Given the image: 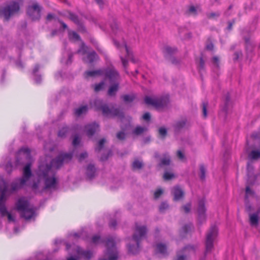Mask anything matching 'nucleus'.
<instances>
[{
  "instance_id": "f257e3e1",
  "label": "nucleus",
  "mask_w": 260,
  "mask_h": 260,
  "mask_svg": "<svg viewBox=\"0 0 260 260\" xmlns=\"http://www.w3.org/2000/svg\"><path fill=\"white\" fill-rule=\"evenodd\" d=\"M72 156V154L70 153H61L55 159L51 161L50 166L41 165L39 166L38 175L40 178L44 179L46 189L55 190L57 188V181L52 167H54L56 169L59 168L63 164L70 161Z\"/></svg>"
},
{
  "instance_id": "f03ea898",
  "label": "nucleus",
  "mask_w": 260,
  "mask_h": 260,
  "mask_svg": "<svg viewBox=\"0 0 260 260\" xmlns=\"http://www.w3.org/2000/svg\"><path fill=\"white\" fill-rule=\"evenodd\" d=\"M147 230L145 226H140L138 223L136 224L135 232L133 236V239L136 243V245L128 246V252L132 254L137 253L140 250V243L141 240L145 237Z\"/></svg>"
},
{
  "instance_id": "7ed1b4c3",
  "label": "nucleus",
  "mask_w": 260,
  "mask_h": 260,
  "mask_svg": "<svg viewBox=\"0 0 260 260\" xmlns=\"http://www.w3.org/2000/svg\"><path fill=\"white\" fill-rule=\"evenodd\" d=\"M104 74L105 75L106 77L108 78L111 82L116 81L119 78V74L117 71L113 68L106 70H97L87 71L84 73V77L85 78H88L90 77L100 76Z\"/></svg>"
},
{
  "instance_id": "20e7f679",
  "label": "nucleus",
  "mask_w": 260,
  "mask_h": 260,
  "mask_svg": "<svg viewBox=\"0 0 260 260\" xmlns=\"http://www.w3.org/2000/svg\"><path fill=\"white\" fill-rule=\"evenodd\" d=\"M94 107L96 111H101L103 114L106 116H117L120 118H122L124 116L123 112L119 109H110L107 105L104 104L103 101L100 100L95 101Z\"/></svg>"
},
{
  "instance_id": "39448f33",
  "label": "nucleus",
  "mask_w": 260,
  "mask_h": 260,
  "mask_svg": "<svg viewBox=\"0 0 260 260\" xmlns=\"http://www.w3.org/2000/svg\"><path fill=\"white\" fill-rule=\"evenodd\" d=\"M16 209L20 213L21 217L28 220L35 214L34 210L29 206V203L24 198H19L16 203Z\"/></svg>"
},
{
  "instance_id": "423d86ee",
  "label": "nucleus",
  "mask_w": 260,
  "mask_h": 260,
  "mask_svg": "<svg viewBox=\"0 0 260 260\" xmlns=\"http://www.w3.org/2000/svg\"><path fill=\"white\" fill-rule=\"evenodd\" d=\"M42 7L36 1L30 2L27 9V13L32 20H38L41 17Z\"/></svg>"
},
{
  "instance_id": "0eeeda50",
  "label": "nucleus",
  "mask_w": 260,
  "mask_h": 260,
  "mask_svg": "<svg viewBox=\"0 0 260 260\" xmlns=\"http://www.w3.org/2000/svg\"><path fill=\"white\" fill-rule=\"evenodd\" d=\"M19 9V4L16 2H12L3 7L1 10V13L3 15L5 18L8 20L12 16L17 13Z\"/></svg>"
},
{
  "instance_id": "6e6552de",
  "label": "nucleus",
  "mask_w": 260,
  "mask_h": 260,
  "mask_svg": "<svg viewBox=\"0 0 260 260\" xmlns=\"http://www.w3.org/2000/svg\"><path fill=\"white\" fill-rule=\"evenodd\" d=\"M107 254L108 258H103L100 260H117L118 258V253L115 248V243L113 238H109L106 241Z\"/></svg>"
},
{
  "instance_id": "1a4fd4ad",
  "label": "nucleus",
  "mask_w": 260,
  "mask_h": 260,
  "mask_svg": "<svg viewBox=\"0 0 260 260\" xmlns=\"http://www.w3.org/2000/svg\"><path fill=\"white\" fill-rule=\"evenodd\" d=\"M218 230L215 225H212L210 228L206 235V251H210L213 247V241L217 236Z\"/></svg>"
},
{
  "instance_id": "9d476101",
  "label": "nucleus",
  "mask_w": 260,
  "mask_h": 260,
  "mask_svg": "<svg viewBox=\"0 0 260 260\" xmlns=\"http://www.w3.org/2000/svg\"><path fill=\"white\" fill-rule=\"evenodd\" d=\"M144 100L146 104L152 105L157 109L167 106L168 103V99L167 98L152 99L149 96H146Z\"/></svg>"
},
{
  "instance_id": "9b49d317",
  "label": "nucleus",
  "mask_w": 260,
  "mask_h": 260,
  "mask_svg": "<svg viewBox=\"0 0 260 260\" xmlns=\"http://www.w3.org/2000/svg\"><path fill=\"white\" fill-rule=\"evenodd\" d=\"M88 50H78L77 53L83 56V59L84 62L92 63L96 59L98 56L94 51L89 52Z\"/></svg>"
},
{
  "instance_id": "f8f14e48",
  "label": "nucleus",
  "mask_w": 260,
  "mask_h": 260,
  "mask_svg": "<svg viewBox=\"0 0 260 260\" xmlns=\"http://www.w3.org/2000/svg\"><path fill=\"white\" fill-rule=\"evenodd\" d=\"M195 247L193 246H187L182 250L183 254H177L176 260H186L187 256L191 253H194Z\"/></svg>"
},
{
  "instance_id": "ddd939ff",
  "label": "nucleus",
  "mask_w": 260,
  "mask_h": 260,
  "mask_svg": "<svg viewBox=\"0 0 260 260\" xmlns=\"http://www.w3.org/2000/svg\"><path fill=\"white\" fill-rule=\"evenodd\" d=\"M206 208L205 207V200L202 199L199 202L198 208V218L199 220H205Z\"/></svg>"
},
{
  "instance_id": "4468645a",
  "label": "nucleus",
  "mask_w": 260,
  "mask_h": 260,
  "mask_svg": "<svg viewBox=\"0 0 260 260\" xmlns=\"http://www.w3.org/2000/svg\"><path fill=\"white\" fill-rule=\"evenodd\" d=\"M31 175L30 164H27L23 170V177L20 179V184L24 185Z\"/></svg>"
},
{
  "instance_id": "2eb2a0df",
  "label": "nucleus",
  "mask_w": 260,
  "mask_h": 260,
  "mask_svg": "<svg viewBox=\"0 0 260 260\" xmlns=\"http://www.w3.org/2000/svg\"><path fill=\"white\" fill-rule=\"evenodd\" d=\"M85 131L86 135L89 137H90L92 136L96 132L99 131V125L95 122L87 124L85 126Z\"/></svg>"
},
{
  "instance_id": "dca6fc26",
  "label": "nucleus",
  "mask_w": 260,
  "mask_h": 260,
  "mask_svg": "<svg viewBox=\"0 0 260 260\" xmlns=\"http://www.w3.org/2000/svg\"><path fill=\"white\" fill-rule=\"evenodd\" d=\"M19 157L24 158L26 159H29L30 158V151L27 148H22L20 149L17 153V160L19 161Z\"/></svg>"
},
{
  "instance_id": "f3484780",
  "label": "nucleus",
  "mask_w": 260,
  "mask_h": 260,
  "mask_svg": "<svg viewBox=\"0 0 260 260\" xmlns=\"http://www.w3.org/2000/svg\"><path fill=\"white\" fill-rule=\"evenodd\" d=\"M178 33L180 37L184 40L189 39L192 37L191 33L187 31L185 27H179L178 28Z\"/></svg>"
},
{
  "instance_id": "a211bd4d",
  "label": "nucleus",
  "mask_w": 260,
  "mask_h": 260,
  "mask_svg": "<svg viewBox=\"0 0 260 260\" xmlns=\"http://www.w3.org/2000/svg\"><path fill=\"white\" fill-rule=\"evenodd\" d=\"M173 195L174 200L178 201L182 199L184 194V191L179 186H176L173 189Z\"/></svg>"
},
{
  "instance_id": "6ab92c4d",
  "label": "nucleus",
  "mask_w": 260,
  "mask_h": 260,
  "mask_svg": "<svg viewBox=\"0 0 260 260\" xmlns=\"http://www.w3.org/2000/svg\"><path fill=\"white\" fill-rule=\"evenodd\" d=\"M156 252L164 255L168 254L167 245L161 243L157 244L156 245Z\"/></svg>"
},
{
  "instance_id": "aec40b11",
  "label": "nucleus",
  "mask_w": 260,
  "mask_h": 260,
  "mask_svg": "<svg viewBox=\"0 0 260 260\" xmlns=\"http://www.w3.org/2000/svg\"><path fill=\"white\" fill-rule=\"evenodd\" d=\"M68 37L70 41L74 42H79L81 40L79 35L75 31L71 30L68 31Z\"/></svg>"
},
{
  "instance_id": "412c9836",
  "label": "nucleus",
  "mask_w": 260,
  "mask_h": 260,
  "mask_svg": "<svg viewBox=\"0 0 260 260\" xmlns=\"http://www.w3.org/2000/svg\"><path fill=\"white\" fill-rule=\"evenodd\" d=\"M258 213H253L249 215V221L251 225H257L258 222Z\"/></svg>"
},
{
  "instance_id": "4be33fe9",
  "label": "nucleus",
  "mask_w": 260,
  "mask_h": 260,
  "mask_svg": "<svg viewBox=\"0 0 260 260\" xmlns=\"http://www.w3.org/2000/svg\"><path fill=\"white\" fill-rule=\"evenodd\" d=\"M119 84L118 83H115L110 86L108 91V94L110 96L114 95L118 89Z\"/></svg>"
},
{
  "instance_id": "5701e85b",
  "label": "nucleus",
  "mask_w": 260,
  "mask_h": 260,
  "mask_svg": "<svg viewBox=\"0 0 260 260\" xmlns=\"http://www.w3.org/2000/svg\"><path fill=\"white\" fill-rule=\"evenodd\" d=\"M171 160L170 157L168 154H164L163 158L160 160V162L159 164L160 167L165 166H168L170 164Z\"/></svg>"
},
{
  "instance_id": "b1692460",
  "label": "nucleus",
  "mask_w": 260,
  "mask_h": 260,
  "mask_svg": "<svg viewBox=\"0 0 260 260\" xmlns=\"http://www.w3.org/2000/svg\"><path fill=\"white\" fill-rule=\"evenodd\" d=\"M95 170V167L93 165H89L88 166L86 174L89 179H91L94 177Z\"/></svg>"
},
{
  "instance_id": "393cba45",
  "label": "nucleus",
  "mask_w": 260,
  "mask_h": 260,
  "mask_svg": "<svg viewBox=\"0 0 260 260\" xmlns=\"http://www.w3.org/2000/svg\"><path fill=\"white\" fill-rule=\"evenodd\" d=\"M87 106H81L75 110V114L77 116H79L83 114H85L87 111Z\"/></svg>"
},
{
  "instance_id": "a878e982",
  "label": "nucleus",
  "mask_w": 260,
  "mask_h": 260,
  "mask_svg": "<svg viewBox=\"0 0 260 260\" xmlns=\"http://www.w3.org/2000/svg\"><path fill=\"white\" fill-rule=\"evenodd\" d=\"M249 157L253 160H256L260 158V151L252 150L249 154Z\"/></svg>"
},
{
  "instance_id": "bb28decb",
  "label": "nucleus",
  "mask_w": 260,
  "mask_h": 260,
  "mask_svg": "<svg viewBox=\"0 0 260 260\" xmlns=\"http://www.w3.org/2000/svg\"><path fill=\"white\" fill-rule=\"evenodd\" d=\"M186 124V120L182 119L180 121H177L174 127L176 130H180V129L185 127Z\"/></svg>"
},
{
  "instance_id": "cd10ccee",
  "label": "nucleus",
  "mask_w": 260,
  "mask_h": 260,
  "mask_svg": "<svg viewBox=\"0 0 260 260\" xmlns=\"http://www.w3.org/2000/svg\"><path fill=\"white\" fill-rule=\"evenodd\" d=\"M6 188H4L1 192L0 195V207L2 206H5V202L6 200Z\"/></svg>"
},
{
  "instance_id": "c85d7f7f",
  "label": "nucleus",
  "mask_w": 260,
  "mask_h": 260,
  "mask_svg": "<svg viewBox=\"0 0 260 260\" xmlns=\"http://www.w3.org/2000/svg\"><path fill=\"white\" fill-rule=\"evenodd\" d=\"M147 128L146 127H142L140 126H137L133 131V134L136 135H140L142 134L144 132L146 131Z\"/></svg>"
},
{
  "instance_id": "c756f323",
  "label": "nucleus",
  "mask_w": 260,
  "mask_h": 260,
  "mask_svg": "<svg viewBox=\"0 0 260 260\" xmlns=\"http://www.w3.org/2000/svg\"><path fill=\"white\" fill-rule=\"evenodd\" d=\"M199 9V8L198 7H196L193 6H190L188 8L187 13L189 15H195L197 14V12Z\"/></svg>"
},
{
  "instance_id": "7c9ffc66",
  "label": "nucleus",
  "mask_w": 260,
  "mask_h": 260,
  "mask_svg": "<svg viewBox=\"0 0 260 260\" xmlns=\"http://www.w3.org/2000/svg\"><path fill=\"white\" fill-rule=\"evenodd\" d=\"M105 142L106 140L105 139H102L100 140L98 143L97 147H96L95 148V151L96 152H99L104 147V145Z\"/></svg>"
},
{
  "instance_id": "2f4dec72",
  "label": "nucleus",
  "mask_w": 260,
  "mask_h": 260,
  "mask_svg": "<svg viewBox=\"0 0 260 260\" xmlns=\"http://www.w3.org/2000/svg\"><path fill=\"white\" fill-rule=\"evenodd\" d=\"M69 18L76 24H79L80 21L77 15L71 12L69 13Z\"/></svg>"
},
{
  "instance_id": "473e14b6",
  "label": "nucleus",
  "mask_w": 260,
  "mask_h": 260,
  "mask_svg": "<svg viewBox=\"0 0 260 260\" xmlns=\"http://www.w3.org/2000/svg\"><path fill=\"white\" fill-rule=\"evenodd\" d=\"M69 131V128L67 126H63L61 129H60L58 133V136L60 138H64L67 133Z\"/></svg>"
},
{
  "instance_id": "72a5a7b5",
  "label": "nucleus",
  "mask_w": 260,
  "mask_h": 260,
  "mask_svg": "<svg viewBox=\"0 0 260 260\" xmlns=\"http://www.w3.org/2000/svg\"><path fill=\"white\" fill-rule=\"evenodd\" d=\"M135 98V96L134 94H125L122 96L123 100L125 102H132L134 101Z\"/></svg>"
},
{
  "instance_id": "f704fd0d",
  "label": "nucleus",
  "mask_w": 260,
  "mask_h": 260,
  "mask_svg": "<svg viewBox=\"0 0 260 260\" xmlns=\"http://www.w3.org/2000/svg\"><path fill=\"white\" fill-rule=\"evenodd\" d=\"M133 169L134 170L140 169L143 167L142 162L136 159L132 164Z\"/></svg>"
},
{
  "instance_id": "c9c22d12",
  "label": "nucleus",
  "mask_w": 260,
  "mask_h": 260,
  "mask_svg": "<svg viewBox=\"0 0 260 260\" xmlns=\"http://www.w3.org/2000/svg\"><path fill=\"white\" fill-rule=\"evenodd\" d=\"M200 178L201 180H204L205 179L206 169L203 165H201L200 167Z\"/></svg>"
},
{
  "instance_id": "e433bc0d",
  "label": "nucleus",
  "mask_w": 260,
  "mask_h": 260,
  "mask_svg": "<svg viewBox=\"0 0 260 260\" xmlns=\"http://www.w3.org/2000/svg\"><path fill=\"white\" fill-rule=\"evenodd\" d=\"M105 83L104 82H101L99 84H95L94 86V90L95 92H99L102 90L104 88Z\"/></svg>"
},
{
  "instance_id": "4c0bfd02",
  "label": "nucleus",
  "mask_w": 260,
  "mask_h": 260,
  "mask_svg": "<svg viewBox=\"0 0 260 260\" xmlns=\"http://www.w3.org/2000/svg\"><path fill=\"white\" fill-rule=\"evenodd\" d=\"M81 255L86 260H89L92 256V254L89 251H84L81 253Z\"/></svg>"
},
{
  "instance_id": "58836bf2",
  "label": "nucleus",
  "mask_w": 260,
  "mask_h": 260,
  "mask_svg": "<svg viewBox=\"0 0 260 260\" xmlns=\"http://www.w3.org/2000/svg\"><path fill=\"white\" fill-rule=\"evenodd\" d=\"M114 44L115 45V47L117 48H121L127 49V45L126 43L124 41H123L122 43H120L118 42L114 41Z\"/></svg>"
},
{
  "instance_id": "ea45409f",
  "label": "nucleus",
  "mask_w": 260,
  "mask_h": 260,
  "mask_svg": "<svg viewBox=\"0 0 260 260\" xmlns=\"http://www.w3.org/2000/svg\"><path fill=\"white\" fill-rule=\"evenodd\" d=\"M208 106V103L206 102H203L202 103V111L203 116L206 118L207 115V108Z\"/></svg>"
},
{
  "instance_id": "a19ab883",
  "label": "nucleus",
  "mask_w": 260,
  "mask_h": 260,
  "mask_svg": "<svg viewBox=\"0 0 260 260\" xmlns=\"http://www.w3.org/2000/svg\"><path fill=\"white\" fill-rule=\"evenodd\" d=\"M0 213L2 216L4 217L6 216L9 212H8L5 206H2L0 207Z\"/></svg>"
},
{
  "instance_id": "79ce46f5",
  "label": "nucleus",
  "mask_w": 260,
  "mask_h": 260,
  "mask_svg": "<svg viewBox=\"0 0 260 260\" xmlns=\"http://www.w3.org/2000/svg\"><path fill=\"white\" fill-rule=\"evenodd\" d=\"M174 177V175L173 173L165 172L164 175V179L165 180H170Z\"/></svg>"
},
{
  "instance_id": "37998d69",
  "label": "nucleus",
  "mask_w": 260,
  "mask_h": 260,
  "mask_svg": "<svg viewBox=\"0 0 260 260\" xmlns=\"http://www.w3.org/2000/svg\"><path fill=\"white\" fill-rule=\"evenodd\" d=\"M246 195H245V199L247 200L249 196L253 195L254 194V192L250 189L249 186H247L246 187L245 190Z\"/></svg>"
},
{
  "instance_id": "c03bdc74",
  "label": "nucleus",
  "mask_w": 260,
  "mask_h": 260,
  "mask_svg": "<svg viewBox=\"0 0 260 260\" xmlns=\"http://www.w3.org/2000/svg\"><path fill=\"white\" fill-rule=\"evenodd\" d=\"M205 62L203 59L202 56L200 58L199 62V71H201V70L204 69Z\"/></svg>"
},
{
  "instance_id": "a18cd8bd",
  "label": "nucleus",
  "mask_w": 260,
  "mask_h": 260,
  "mask_svg": "<svg viewBox=\"0 0 260 260\" xmlns=\"http://www.w3.org/2000/svg\"><path fill=\"white\" fill-rule=\"evenodd\" d=\"M125 136V134L123 132H119L117 133L116 137L119 140H124Z\"/></svg>"
},
{
  "instance_id": "49530a36",
  "label": "nucleus",
  "mask_w": 260,
  "mask_h": 260,
  "mask_svg": "<svg viewBox=\"0 0 260 260\" xmlns=\"http://www.w3.org/2000/svg\"><path fill=\"white\" fill-rule=\"evenodd\" d=\"M23 185H21L20 184V179L19 180V184H18L17 183H13L11 184V187L12 190L13 191L16 190L18 189L19 187L22 186Z\"/></svg>"
},
{
  "instance_id": "de8ad7c7",
  "label": "nucleus",
  "mask_w": 260,
  "mask_h": 260,
  "mask_svg": "<svg viewBox=\"0 0 260 260\" xmlns=\"http://www.w3.org/2000/svg\"><path fill=\"white\" fill-rule=\"evenodd\" d=\"M159 134L164 137L167 135V129L165 127H160L158 130Z\"/></svg>"
},
{
  "instance_id": "09e8293b",
  "label": "nucleus",
  "mask_w": 260,
  "mask_h": 260,
  "mask_svg": "<svg viewBox=\"0 0 260 260\" xmlns=\"http://www.w3.org/2000/svg\"><path fill=\"white\" fill-rule=\"evenodd\" d=\"M184 211V212L185 213H188L189 212L191 208V204L190 203H187L185 205L183 206L182 207Z\"/></svg>"
},
{
  "instance_id": "8fccbe9b",
  "label": "nucleus",
  "mask_w": 260,
  "mask_h": 260,
  "mask_svg": "<svg viewBox=\"0 0 260 260\" xmlns=\"http://www.w3.org/2000/svg\"><path fill=\"white\" fill-rule=\"evenodd\" d=\"M212 61L215 66L217 68L219 67V59L217 56H214L212 58Z\"/></svg>"
},
{
  "instance_id": "3c124183",
  "label": "nucleus",
  "mask_w": 260,
  "mask_h": 260,
  "mask_svg": "<svg viewBox=\"0 0 260 260\" xmlns=\"http://www.w3.org/2000/svg\"><path fill=\"white\" fill-rule=\"evenodd\" d=\"M163 191L161 189H158L156 190L154 193V197L155 199L158 198L162 194Z\"/></svg>"
},
{
  "instance_id": "603ef678",
  "label": "nucleus",
  "mask_w": 260,
  "mask_h": 260,
  "mask_svg": "<svg viewBox=\"0 0 260 260\" xmlns=\"http://www.w3.org/2000/svg\"><path fill=\"white\" fill-rule=\"evenodd\" d=\"M87 156H88V154L87 152H85L82 153L79 156L78 159H79V161H82V160H84V159L86 158Z\"/></svg>"
},
{
  "instance_id": "864d4df0",
  "label": "nucleus",
  "mask_w": 260,
  "mask_h": 260,
  "mask_svg": "<svg viewBox=\"0 0 260 260\" xmlns=\"http://www.w3.org/2000/svg\"><path fill=\"white\" fill-rule=\"evenodd\" d=\"M220 15L218 12L210 13L208 14V17L209 18H215L218 17Z\"/></svg>"
},
{
  "instance_id": "5fc2aeb1",
  "label": "nucleus",
  "mask_w": 260,
  "mask_h": 260,
  "mask_svg": "<svg viewBox=\"0 0 260 260\" xmlns=\"http://www.w3.org/2000/svg\"><path fill=\"white\" fill-rule=\"evenodd\" d=\"M101 240V238L99 236L95 235L92 238V242L94 244L98 243Z\"/></svg>"
},
{
  "instance_id": "6e6d98bb",
  "label": "nucleus",
  "mask_w": 260,
  "mask_h": 260,
  "mask_svg": "<svg viewBox=\"0 0 260 260\" xmlns=\"http://www.w3.org/2000/svg\"><path fill=\"white\" fill-rule=\"evenodd\" d=\"M168 205L166 203H162L159 207V210L163 212L165 209L168 208Z\"/></svg>"
},
{
  "instance_id": "4d7b16f0",
  "label": "nucleus",
  "mask_w": 260,
  "mask_h": 260,
  "mask_svg": "<svg viewBox=\"0 0 260 260\" xmlns=\"http://www.w3.org/2000/svg\"><path fill=\"white\" fill-rule=\"evenodd\" d=\"M214 47V45L210 40H208L206 44V49H212Z\"/></svg>"
},
{
  "instance_id": "13d9d810",
  "label": "nucleus",
  "mask_w": 260,
  "mask_h": 260,
  "mask_svg": "<svg viewBox=\"0 0 260 260\" xmlns=\"http://www.w3.org/2000/svg\"><path fill=\"white\" fill-rule=\"evenodd\" d=\"M80 143V139L78 136H75L73 141V145L74 146H76L78 145Z\"/></svg>"
},
{
  "instance_id": "bf43d9fd",
  "label": "nucleus",
  "mask_w": 260,
  "mask_h": 260,
  "mask_svg": "<svg viewBox=\"0 0 260 260\" xmlns=\"http://www.w3.org/2000/svg\"><path fill=\"white\" fill-rule=\"evenodd\" d=\"M143 119L145 120H149L150 119V115L149 113H145L143 116Z\"/></svg>"
},
{
  "instance_id": "052dcab7",
  "label": "nucleus",
  "mask_w": 260,
  "mask_h": 260,
  "mask_svg": "<svg viewBox=\"0 0 260 260\" xmlns=\"http://www.w3.org/2000/svg\"><path fill=\"white\" fill-rule=\"evenodd\" d=\"M8 220L9 222L14 221V217L11 215L10 213H9L7 215Z\"/></svg>"
},
{
  "instance_id": "680f3d73",
  "label": "nucleus",
  "mask_w": 260,
  "mask_h": 260,
  "mask_svg": "<svg viewBox=\"0 0 260 260\" xmlns=\"http://www.w3.org/2000/svg\"><path fill=\"white\" fill-rule=\"evenodd\" d=\"M177 156L180 159H183L184 157V154H183V153L180 151V150H178L177 151Z\"/></svg>"
},
{
  "instance_id": "e2e57ef3",
  "label": "nucleus",
  "mask_w": 260,
  "mask_h": 260,
  "mask_svg": "<svg viewBox=\"0 0 260 260\" xmlns=\"http://www.w3.org/2000/svg\"><path fill=\"white\" fill-rule=\"evenodd\" d=\"M191 229V225H185L183 227V232L186 233L188 232V230Z\"/></svg>"
},
{
  "instance_id": "0e129e2a",
  "label": "nucleus",
  "mask_w": 260,
  "mask_h": 260,
  "mask_svg": "<svg viewBox=\"0 0 260 260\" xmlns=\"http://www.w3.org/2000/svg\"><path fill=\"white\" fill-rule=\"evenodd\" d=\"M117 224V223H116V220H112L110 223H109V226L111 227V228H114L116 225Z\"/></svg>"
},
{
  "instance_id": "69168bd1",
  "label": "nucleus",
  "mask_w": 260,
  "mask_h": 260,
  "mask_svg": "<svg viewBox=\"0 0 260 260\" xmlns=\"http://www.w3.org/2000/svg\"><path fill=\"white\" fill-rule=\"evenodd\" d=\"M235 23V20H233L232 22H228V29L229 30H231L232 28V26H233V24Z\"/></svg>"
},
{
  "instance_id": "338daca9",
  "label": "nucleus",
  "mask_w": 260,
  "mask_h": 260,
  "mask_svg": "<svg viewBox=\"0 0 260 260\" xmlns=\"http://www.w3.org/2000/svg\"><path fill=\"white\" fill-rule=\"evenodd\" d=\"M121 61L122 62V64L124 67H125L127 64V60L126 59H125L123 57H121Z\"/></svg>"
},
{
  "instance_id": "774afa93",
  "label": "nucleus",
  "mask_w": 260,
  "mask_h": 260,
  "mask_svg": "<svg viewBox=\"0 0 260 260\" xmlns=\"http://www.w3.org/2000/svg\"><path fill=\"white\" fill-rule=\"evenodd\" d=\"M91 42L93 44V46H92V47H94V48H98L99 47L98 44L97 42L95 40H91Z\"/></svg>"
}]
</instances>
